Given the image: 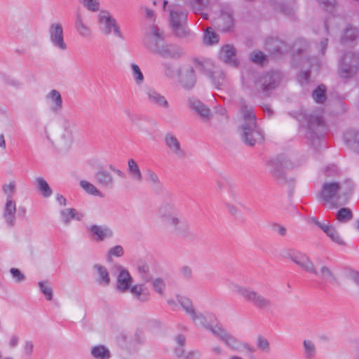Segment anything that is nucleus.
<instances>
[{"label": "nucleus", "mask_w": 359, "mask_h": 359, "mask_svg": "<svg viewBox=\"0 0 359 359\" xmlns=\"http://www.w3.org/2000/svg\"><path fill=\"white\" fill-rule=\"evenodd\" d=\"M97 25L100 31L104 35H109L112 30V17L111 13L102 10L97 15Z\"/></svg>", "instance_id": "nucleus-19"}, {"label": "nucleus", "mask_w": 359, "mask_h": 359, "mask_svg": "<svg viewBox=\"0 0 359 359\" xmlns=\"http://www.w3.org/2000/svg\"><path fill=\"white\" fill-rule=\"evenodd\" d=\"M82 4L86 9L92 12H96L100 9L99 0H82Z\"/></svg>", "instance_id": "nucleus-55"}, {"label": "nucleus", "mask_w": 359, "mask_h": 359, "mask_svg": "<svg viewBox=\"0 0 359 359\" xmlns=\"http://www.w3.org/2000/svg\"><path fill=\"white\" fill-rule=\"evenodd\" d=\"M88 230L95 241L101 242L110 236V229L104 226L93 224L88 227Z\"/></svg>", "instance_id": "nucleus-23"}, {"label": "nucleus", "mask_w": 359, "mask_h": 359, "mask_svg": "<svg viewBox=\"0 0 359 359\" xmlns=\"http://www.w3.org/2000/svg\"><path fill=\"white\" fill-rule=\"evenodd\" d=\"M302 351L305 359H314L317 355V348L315 342L311 339H304Z\"/></svg>", "instance_id": "nucleus-30"}, {"label": "nucleus", "mask_w": 359, "mask_h": 359, "mask_svg": "<svg viewBox=\"0 0 359 359\" xmlns=\"http://www.w3.org/2000/svg\"><path fill=\"white\" fill-rule=\"evenodd\" d=\"M75 28L77 32L81 36L87 37L90 35V29L84 23L83 20L80 14L76 15Z\"/></svg>", "instance_id": "nucleus-43"}, {"label": "nucleus", "mask_w": 359, "mask_h": 359, "mask_svg": "<svg viewBox=\"0 0 359 359\" xmlns=\"http://www.w3.org/2000/svg\"><path fill=\"white\" fill-rule=\"evenodd\" d=\"M116 339L117 345L128 353L138 351L145 341L143 332L139 330H135L133 336L129 339L124 332H120L117 334Z\"/></svg>", "instance_id": "nucleus-9"}, {"label": "nucleus", "mask_w": 359, "mask_h": 359, "mask_svg": "<svg viewBox=\"0 0 359 359\" xmlns=\"http://www.w3.org/2000/svg\"><path fill=\"white\" fill-rule=\"evenodd\" d=\"M136 271L140 279L144 283H149L152 280L153 274L151 267L148 263L143 260H139L136 265Z\"/></svg>", "instance_id": "nucleus-27"}, {"label": "nucleus", "mask_w": 359, "mask_h": 359, "mask_svg": "<svg viewBox=\"0 0 359 359\" xmlns=\"http://www.w3.org/2000/svg\"><path fill=\"white\" fill-rule=\"evenodd\" d=\"M236 124L243 142L250 147L264 140V133L257 122L255 114H237Z\"/></svg>", "instance_id": "nucleus-1"}, {"label": "nucleus", "mask_w": 359, "mask_h": 359, "mask_svg": "<svg viewBox=\"0 0 359 359\" xmlns=\"http://www.w3.org/2000/svg\"><path fill=\"white\" fill-rule=\"evenodd\" d=\"M37 287L41 294L47 301H51L53 297V290L48 280H41L37 282Z\"/></svg>", "instance_id": "nucleus-36"}, {"label": "nucleus", "mask_w": 359, "mask_h": 359, "mask_svg": "<svg viewBox=\"0 0 359 359\" xmlns=\"http://www.w3.org/2000/svg\"><path fill=\"white\" fill-rule=\"evenodd\" d=\"M93 271L95 275V282L98 285L105 287L110 285V276L104 266L100 264H95L93 266Z\"/></svg>", "instance_id": "nucleus-22"}, {"label": "nucleus", "mask_w": 359, "mask_h": 359, "mask_svg": "<svg viewBox=\"0 0 359 359\" xmlns=\"http://www.w3.org/2000/svg\"><path fill=\"white\" fill-rule=\"evenodd\" d=\"M295 118L302 128L307 130V136L312 139L316 136L319 138L326 130V123L321 114H294Z\"/></svg>", "instance_id": "nucleus-7"}, {"label": "nucleus", "mask_w": 359, "mask_h": 359, "mask_svg": "<svg viewBox=\"0 0 359 359\" xmlns=\"http://www.w3.org/2000/svg\"><path fill=\"white\" fill-rule=\"evenodd\" d=\"M175 341L176 343L175 348L182 347V348H184L183 347L185 345V337L183 334H177L175 337Z\"/></svg>", "instance_id": "nucleus-63"}, {"label": "nucleus", "mask_w": 359, "mask_h": 359, "mask_svg": "<svg viewBox=\"0 0 359 359\" xmlns=\"http://www.w3.org/2000/svg\"><path fill=\"white\" fill-rule=\"evenodd\" d=\"M9 273L11 280L15 284H22L27 280V276L25 273L20 269L15 267H12L9 269Z\"/></svg>", "instance_id": "nucleus-47"}, {"label": "nucleus", "mask_w": 359, "mask_h": 359, "mask_svg": "<svg viewBox=\"0 0 359 359\" xmlns=\"http://www.w3.org/2000/svg\"><path fill=\"white\" fill-rule=\"evenodd\" d=\"M48 36L52 46L59 51L64 52L67 49V45L64 38L62 25L60 22H53L48 27Z\"/></svg>", "instance_id": "nucleus-11"}, {"label": "nucleus", "mask_w": 359, "mask_h": 359, "mask_svg": "<svg viewBox=\"0 0 359 359\" xmlns=\"http://www.w3.org/2000/svg\"><path fill=\"white\" fill-rule=\"evenodd\" d=\"M146 181L156 191L162 189V184L158 175L151 170H147L146 172Z\"/></svg>", "instance_id": "nucleus-40"}, {"label": "nucleus", "mask_w": 359, "mask_h": 359, "mask_svg": "<svg viewBox=\"0 0 359 359\" xmlns=\"http://www.w3.org/2000/svg\"><path fill=\"white\" fill-rule=\"evenodd\" d=\"M48 143L60 151H67L73 146L76 139V132L72 123L64 121L58 127L46 133Z\"/></svg>", "instance_id": "nucleus-2"}, {"label": "nucleus", "mask_w": 359, "mask_h": 359, "mask_svg": "<svg viewBox=\"0 0 359 359\" xmlns=\"http://www.w3.org/2000/svg\"><path fill=\"white\" fill-rule=\"evenodd\" d=\"M16 187L17 185L15 181H10L3 184L2 192L5 200H15L14 196L16 194Z\"/></svg>", "instance_id": "nucleus-44"}, {"label": "nucleus", "mask_w": 359, "mask_h": 359, "mask_svg": "<svg viewBox=\"0 0 359 359\" xmlns=\"http://www.w3.org/2000/svg\"><path fill=\"white\" fill-rule=\"evenodd\" d=\"M250 59L255 63L263 65L266 60V57L263 53L256 51L251 54Z\"/></svg>", "instance_id": "nucleus-57"}, {"label": "nucleus", "mask_w": 359, "mask_h": 359, "mask_svg": "<svg viewBox=\"0 0 359 359\" xmlns=\"http://www.w3.org/2000/svg\"><path fill=\"white\" fill-rule=\"evenodd\" d=\"M352 217V212L347 208H341L337 213V219L341 222H346L351 220Z\"/></svg>", "instance_id": "nucleus-51"}, {"label": "nucleus", "mask_w": 359, "mask_h": 359, "mask_svg": "<svg viewBox=\"0 0 359 359\" xmlns=\"http://www.w3.org/2000/svg\"><path fill=\"white\" fill-rule=\"evenodd\" d=\"M211 333L233 351H241L245 350L251 353L255 351L248 344L241 341L219 324H216L215 327L211 328Z\"/></svg>", "instance_id": "nucleus-8"}, {"label": "nucleus", "mask_w": 359, "mask_h": 359, "mask_svg": "<svg viewBox=\"0 0 359 359\" xmlns=\"http://www.w3.org/2000/svg\"><path fill=\"white\" fill-rule=\"evenodd\" d=\"M79 185L82 189L89 195L102 197V194L91 182L82 180L79 182Z\"/></svg>", "instance_id": "nucleus-45"}, {"label": "nucleus", "mask_w": 359, "mask_h": 359, "mask_svg": "<svg viewBox=\"0 0 359 359\" xmlns=\"http://www.w3.org/2000/svg\"><path fill=\"white\" fill-rule=\"evenodd\" d=\"M270 170L273 177L283 179L285 172L293 168L290 161L286 158H276L271 160L269 163Z\"/></svg>", "instance_id": "nucleus-14"}, {"label": "nucleus", "mask_w": 359, "mask_h": 359, "mask_svg": "<svg viewBox=\"0 0 359 359\" xmlns=\"http://www.w3.org/2000/svg\"><path fill=\"white\" fill-rule=\"evenodd\" d=\"M280 81V74L278 72L267 74L262 78V87L265 92L274 89Z\"/></svg>", "instance_id": "nucleus-25"}, {"label": "nucleus", "mask_w": 359, "mask_h": 359, "mask_svg": "<svg viewBox=\"0 0 359 359\" xmlns=\"http://www.w3.org/2000/svg\"><path fill=\"white\" fill-rule=\"evenodd\" d=\"M170 22L176 34L181 36L184 34V25L187 20V13L178 6H172L170 9Z\"/></svg>", "instance_id": "nucleus-12"}, {"label": "nucleus", "mask_w": 359, "mask_h": 359, "mask_svg": "<svg viewBox=\"0 0 359 359\" xmlns=\"http://www.w3.org/2000/svg\"><path fill=\"white\" fill-rule=\"evenodd\" d=\"M90 354L95 359H109L111 358L110 349L102 344L92 346Z\"/></svg>", "instance_id": "nucleus-32"}, {"label": "nucleus", "mask_w": 359, "mask_h": 359, "mask_svg": "<svg viewBox=\"0 0 359 359\" xmlns=\"http://www.w3.org/2000/svg\"><path fill=\"white\" fill-rule=\"evenodd\" d=\"M165 144L169 150L177 157L182 158L184 156V151L181 147L178 138L172 133H167L163 138Z\"/></svg>", "instance_id": "nucleus-21"}, {"label": "nucleus", "mask_w": 359, "mask_h": 359, "mask_svg": "<svg viewBox=\"0 0 359 359\" xmlns=\"http://www.w3.org/2000/svg\"><path fill=\"white\" fill-rule=\"evenodd\" d=\"M158 215L161 222L172 231L180 236L185 233L188 226L181 217L180 212L173 203L161 205L158 210Z\"/></svg>", "instance_id": "nucleus-4"}, {"label": "nucleus", "mask_w": 359, "mask_h": 359, "mask_svg": "<svg viewBox=\"0 0 359 359\" xmlns=\"http://www.w3.org/2000/svg\"><path fill=\"white\" fill-rule=\"evenodd\" d=\"M95 176L97 183L102 186H108L112 181L110 172L104 169H100Z\"/></svg>", "instance_id": "nucleus-46"}, {"label": "nucleus", "mask_w": 359, "mask_h": 359, "mask_svg": "<svg viewBox=\"0 0 359 359\" xmlns=\"http://www.w3.org/2000/svg\"><path fill=\"white\" fill-rule=\"evenodd\" d=\"M290 258L307 272H315V266L310 259L304 253L292 251L289 254Z\"/></svg>", "instance_id": "nucleus-20"}, {"label": "nucleus", "mask_w": 359, "mask_h": 359, "mask_svg": "<svg viewBox=\"0 0 359 359\" xmlns=\"http://www.w3.org/2000/svg\"><path fill=\"white\" fill-rule=\"evenodd\" d=\"M20 337L16 334H12L8 339V346L11 348H15L18 346Z\"/></svg>", "instance_id": "nucleus-64"}, {"label": "nucleus", "mask_w": 359, "mask_h": 359, "mask_svg": "<svg viewBox=\"0 0 359 359\" xmlns=\"http://www.w3.org/2000/svg\"><path fill=\"white\" fill-rule=\"evenodd\" d=\"M359 69V55L347 53L341 60V76L348 78L353 76Z\"/></svg>", "instance_id": "nucleus-13"}, {"label": "nucleus", "mask_w": 359, "mask_h": 359, "mask_svg": "<svg viewBox=\"0 0 359 359\" xmlns=\"http://www.w3.org/2000/svg\"><path fill=\"white\" fill-rule=\"evenodd\" d=\"M132 74L137 83L140 84L143 82L144 76L141 72L140 68L136 64L131 65Z\"/></svg>", "instance_id": "nucleus-56"}, {"label": "nucleus", "mask_w": 359, "mask_h": 359, "mask_svg": "<svg viewBox=\"0 0 359 359\" xmlns=\"http://www.w3.org/2000/svg\"><path fill=\"white\" fill-rule=\"evenodd\" d=\"M322 230L332 240V241L339 245H345L344 240L341 238L334 226L326 224L325 226H323Z\"/></svg>", "instance_id": "nucleus-37"}, {"label": "nucleus", "mask_w": 359, "mask_h": 359, "mask_svg": "<svg viewBox=\"0 0 359 359\" xmlns=\"http://www.w3.org/2000/svg\"><path fill=\"white\" fill-rule=\"evenodd\" d=\"M225 206L228 209L229 212L231 214V215H233L234 217L237 219L241 218V210L236 205L230 203H226Z\"/></svg>", "instance_id": "nucleus-58"}, {"label": "nucleus", "mask_w": 359, "mask_h": 359, "mask_svg": "<svg viewBox=\"0 0 359 359\" xmlns=\"http://www.w3.org/2000/svg\"><path fill=\"white\" fill-rule=\"evenodd\" d=\"M177 301L185 312L190 316L196 311L192 302L187 297H178Z\"/></svg>", "instance_id": "nucleus-49"}, {"label": "nucleus", "mask_w": 359, "mask_h": 359, "mask_svg": "<svg viewBox=\"0 0 359 359\" xmlns=\"http://www.w3.org/2000/svg\"><path fill=\"white\" fill-rule=\"evenodd\" d=\"M152 287L158 294L163 295L165 289V282L161 278H156L152 280Z\"/></svg>", "instance_id": "nucleus-53"}, {"label": "nucleus", "mask_w": 359, "mask_h": 359, "mask_svg": "<svg viewBox=\"0 0 359 359\" xmlns=\"http://www.w3.org/2000/svg\"><path fill=\"white\" fill-rule=\"evenodd\" d=\"M319 4L328 11H332L334 8L336 1L335 0H318Z\"/></svg>", "instance_id": "nucleus-60"}, {"label": "nucleus", "mask_w": 359, "mask_h": 359, "mask_svg": "<svg viewBox=\"0 0 359 359\" xmlns=\"http://www.w3.org/2000/svg\"><path fill=\"white\" fill-rule=\"evenodd\" d=\"M180 273L183 278L189 279L192 276V269L189 266H184L180 269Z\"/></svg>", "instance_id": "nucleus-62"}, {"label": "nucleus", "mask_w": 359, "mask_h": 359, "mask_svg": "<svg viewBox=\"0 0 359 359\" xmlns=\"http://www.w3.org/2000/svg\"><path fill=\"white\" fill-rule=\"evenodd\" d=\"M128 292L135 301L140 303L147 302L151 298V294L144 283H134Z\"/></svg>", "instance_id": "nucleus-18"}, {"label": "nucleus", "mask_w": 359, "mask_h": 359, "mask_svg": "<svg viewBox=\"0 0 359 359\" xmlns=\"http://www.w3.org/2000/svg\"><path fill=\"white\" fill-rule=\"evenodd\" d=\"M219 35L213 32L211 28L206 29L203 35V42L206 45H213L219 42Z\"/></svg>", "instance_id": "nucleus-48"}, {"label": "nucleus", "mask_w": 359, "mask_h": 359, "mask_svg": "<svg viewBox=\"0 0 359 359\" xmlns=\"http://www.w3.org/2000/svg\"><path fill=\"white\" fill-rule=\"evenodd\" d=\"M190 318L196 325L203 327L210 332L211 328L216 327V325H212L209 324L205 317L201 313L197 312L196 311L194 312V314L190 316Z\"/></svg>", "instance_id": "nucleus-39"}, {"label": "nucleus", "mask_w": 359, "mask_h": 359, "mask_svg": "<svg viewBox=\"0 0 359 359\" xmlns=\"http://www.w3.org/2000/svg\"><path fill=\"white\" fill-rule=\"evenodd\" d=\"M210 353L213 356L215 357L225 354L224 348L219 345L212 346L210 348Z\"/></svg>", "instance_id": "nucleus-61"}, {"label": "nucleus", "mask_w": 359, "mask_h": 359, "mask_svg": "<svg viewBox=\"0 0 359 359\" xmlns=\"http://www.w3.org/2000/svg\"><path fill=\"white\" fill-rule=\"evenodd\" d=\"M235 104L242 112H252L254 110L253 104L247 99L240 98L236 101Z\"/></svg>", "instance_id": "nucleus-50"}, {"label": "nucleus", "mask_w": 359, "mask_h": 359, "mask_svg": "<svg viewBox=\"0 0 359 359\" xmlns=\"http://www.w3.org/2000/svg\"><path fill=\"white\" fill-rule=\"evenodd\" d=\"M344 139L352 149L359 153V130H350L344 134Z\"/></svg>", "instance_id": "nucleus-33"}, {"label": "nucleus", "mask_w": 359, "mask_h": 359, "mask_svg": "<svg viewBox=\"0 0 359 359\" xmlns=\"http://www.w3.org/2000/svg\"><path fill=\"white\" fill-rule=\"evenodd\" d=\"M228 288L235 295L243 298L255 307L262 310H269L272 307L270 299L254 290L250 287L243 285L236 281H229Z\"/></svg>", "instance_id": "nucleus-3"}, {"label": "nucleus", "mask_w": 359, "mask_h": 359, "mask_svg": "<svg viewBox=\"0 0 359 359\" xmlns=\"http://www.w3.org/2000/svg\"><path fill=\"white\" fill-rule=\"evenodd\" d=\"M325 88L320 86L313 93V97L318 103H323L325 100Z\"/></svg>", "instance_id": "nucleus-54"}, {"label": "nucleus", "mask_w": 359, "mask_h": 359, "mask_svg": "<svg viewBox=\"0 0 359 359\" xmlns=\"http://www.w3.org/2000/svg\"><path fill=\"white\" fill-rule=\"evenodd\" d=\"M352 189L351 182H346V188L344 191L337 182H326L323 185L320 199L325 205L330 208H335L338 206L341 194L346 196L352 191Z\"/></svg>", "instance_id": "nucleus-6"}, {"label": "nucleus", "mask_w": 359, "mask_h": 359, "mask_svg": "<svg viewBox=\"0 0 359 359\" xmlns=\"http://www.w3.org/2000/svg\"><path fill=\"white\" fill-rule=\"evenodd\" d=\"M187 105L189 109L196 112H209L210 111V108L207 104L194 97H190L187 99Z\"/></svg>", "instance_id": "nucleus-31"}, {"label": "nucleus", "mask_w": 359, "mask_h": 359, "mask_svg": "<svg viewBox=\"0 0 359 359\" xmlns=\"http://www.w3.org/2000/svg\"><path fill=\"white\" fill-rule=\"evenodd\" d=\"M16 212L17 203L15 200H5L2 210V218L8 227H13L15 225Z\"/></svg>", "instance_id": "nucleus-16"}, {"label": "nucleus", "mask_w": 359, "mask_h": 359, "mask_svg": "<svg viewBox=\"0 0 359 359\" xmlns=\"http://www.w3.org/2000/svg\"><path fill=\"white\" fill-rule=\"evenodd\" d=\"M147 96L149 100L157 105L162 106L165 109L168 108V102L165 98L160 93L153 89H148L147 90Z\"/></svg>", "instance_id": "nucleus-35"}, {"label": "nucleus", "mask_w": 359, "mask_h": 359, "mask_svg": "<svg viewBox=\"0 0 359 359\" xmlns=\"http://www.w3.org/2000/svg\"><path fill=\"white\" fill-rule=\"evenodd\" d=\"M359 36V31L355 27H347L344 32L342 36V40H354Z\"/></svg>", "instance_id": "nucleus-52"}, {"label": "nucleus", "mask_w": 359, "mask_h": 359, "mask_svg": "<svg viewBox=\"0 0 359 359\" xmlns=\"http://www.w3.org/2000/svg\"><path fill=\"white\" fill-rule=\"evenodd\" d=\"M114 43L118 49H125L126 48V39L120 27L114 22Z\"/></svg>", "instance_id": "nucleus-41"}, {"label": "nucleus", "mask_w": 359, "mask_h": 359, "mask_svg": "<svg viewBox=\"0 0 359 359\" xmlns=\"http://www.w3.org/2000/svg\"><path fill=\"white\" fill-rule=\"evenodd\" d=\"M175 354L180 359H199L200 352L197 350H191L187 352L182 347L175 348Z\"/></svg>", "instance_id": "nucleus-42"}, {"label": "nucleus", "mask_w": 359, "mask_h": 359, "mask_svg": "<svg viewBox=\"0 0 359 359\" xmlns=\"http://www.w3.org/2000/svg\"><path fill=\"white\" fill-rule=\"evenodd\" d=\"M60 216L61 221L65 224H69L73 219L81 221L84 215L74 208H64L60 210Z\"/></svg>", "instance_id": "nucleus-26"}, {"label": "nucleus", "mask_w": 359, "mask_h": 359, "mask_svg": "<svg viewBox=\"0 0 359 359\" xmlns=\"http://www.w3.org/2000/svg\"><path fill=\"white\" fill-rule=\"evenodd\" d=\"M147 45L152 52L163 57H175L182 54L180 48L164 43L163 32L156 26H153L147 34Z\"/></svg>", "instance_id": "nucleus-5"}, {"label": "nucleus", "mask_w": 359, "mask_h": 359, "mask_svg": "<svg viewBox=\"0 0 359 359\" xmlns=\"http://www.w3.org/2000/svg\"><path fill=\"white\" fill-rule=\"evenodd\" d=\"M311 273L330 283H335L337 281L334 273L326 266H321L319 270H316L315 268V272Z\"/></svg>", "instance_id": "nucleus-38"}, {"label": "nucleus", "mask_w": 359, "mask_h": 359, "mask_svg": "<svg viewBox=\"0 0 359 359\" xmlns=\"http://www.w3.org/2000/svg\"><path fill=\"white\" fill-rule=\"evenodd\" d=\"M34 182L37 191L42 196L48 198L52 195L53 191L44 178L41 177H36Z\"/></svg>", "instance_id": "nucleus-34"}, {"label": "nucleus", "mask_w": 359, "mask_h": 359, "mask_svg": "<svg viewBox=\"0 0 359 359\" xmlns=\"http://www.w3.org/2000/svg\"><path fill=\"white\" fill-rule=\"evenodd\" d=\"M128 172L135 182L137 183L142 182L143 177L142 172L137 163L133 158H130L128 161Z\"/></svg>", "instance_id": "nucleus-29"}, {"label": "nucleus", "mask_w": 359, "mask_h": 359, "mask_svg": "<svg viewBox=\"0 0 359 359\" xmlns=\"http://www.w3.org/2000/svg\"><path fill=\"white\" fill-rule=\"evenodd\" d=\"M46 102L53 111H60L62 108V98L60 93L55 90H50L45 96Z\"/></svg>", "instance_id": "nucleus-24"}, {"label": "nucleus", "mask_w": 359, "mask_h": 359, "mask_svg": "<svg viewBox=\"0 0 359 359\" xmlns=\"http://www.w3.org/2000/svg\"><path fill=\"white\" fill-rule=\"evenodd\" d=\"M199 119L210 126L220 128L228 122L226 114H198Z\"/></svg>", "instance_id": "nucleus-17"}, {"label": "nucleus", "mask_w": 359, "mask_h": 359, "mask_svg": "<svg viewBox=\"0 0 359 359\" xmlns=\"http://www.w3.org/2000/svg\"><path fill=\"white\" fill-rule=\"evenodd\" d=\"M114 273L116 277V290L121 293H127L134 284V279L128 269L119 263H114Z\"/></svg>", "instance_id": "nucleus-10"}, {"label": "nucleus", "mask_w": 359, "mask_h": 359, "mask_svg": "<svg viewBox=\"0 0 359 359\" xmlns=\"http://www.w3.org/2000/svg\"><path fill=\"white\" fill-rule=\"evenodd\" d=\"M257 346L262 351L265 352H269V342L268 340L264 337H259L257 339Z\"/></svg>", "instance_id": "nucleus-59"}, {"label": "nucleus", "mask_w": 359, "mask_h": 359, "mask_svg": "<svg viewBox=\"0 0 359 359\" xmlns=\"http://www.w3.org/2000/svg\"><path fill=\"white\" fill-rule=\"evenodd\" d=\"M219 57L226 63L234 66L237 65L236 50L231 45H226L222 48Z\"/></svg>", "instance_id": "nucleus-28"}, {"label": "nucleus", "mask_w": 359, "mask_h": 359, "mask_svg": "<svg viewBox=\"0 0 359 359\" xmlns=\"http://www.w3.org/2000/svg\"><path fill=\"white\" fill-rule=\"evenodd\" d=\"M180 83L185 88H192L196 81V74L191 66L182 65L178 70Z\"/></svg>", "instance_id": "nucleus-15"}]
</instances>
